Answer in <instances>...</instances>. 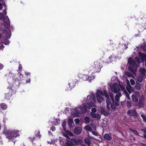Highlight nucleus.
I'll use <instances>...</instances> for the list:
<instances>
[{
	"label": "nucleus",
	"mask_w": 146,
	"mask_h": 146,
	"mask_svg": "<svg viewBox=\"0 0 146 146\" xmlns=\"http://www.w3.org/2000/svg\"><path fill=\"white\" fill-rule=\"evenodd\" d=\"M121 88V86L120 85H118L116 83L113 84L112 86H110V89L112 92L115 93L118 92L115 97V102H114L115 103V105L117 106L119 105V98L121 96V94L118 92L120 91Z\"/></svg>",
	"instance_id": "obj_1"
},
{
	"label": "nucleus",
	"mask_w": 146,
	"mask_h": 146,
	"mask_svg": "<svg viewBox=\"0 0 146 146\" xmlns=\"http://www.w3.org/2000/svg\"><path fill=\"white\" fill-rule=\"evenodd\" d=\"M128 62L130 66V67L135 66L137 64L140 63V61L138 57H135L134 60H133L131 57L129 58Z\"/></svg>",
	"instance_id": "obj_2"
},
{
	"label": "nucleus",
	"mask_w": 146,
	"mask_h": 146,
	"mask_svg": "<svg viewBox=\"0 0 146 146\" xmlns=\"http://www.w3.org/2000/svg\"><path fill=\"white\" fill-rule=\"evenodd\" d=\"M18 131L16 130H11L8 134V137L9 139H12L18 135Z\"/></svg>",
	"instance_id": "obj_3"
},
{
	"label": "nucleus",
	"mask_w": 146,
	"mask_h": 146,
	"mask_svg": "<svg viewBox=\"0 0 146 146\" xmlns=\"http://www.w3.org/2000/svg\"><path fill=\"white\" fill-rule=\"evenodd\" d=\"M135 106L138 108H143L144 106V98L143 96L141 97L139 99L138 103L135 104Z\"/></svg>",
	"instance_id": "obj_4"
},
{
	"label": "nucleus",
	"mask_w": 146,
	"mask_h": 146,
	"mask_svg": "<svg viewBox=\"0 0 146 146\" xmlns=\"http://www.w3.org/2000/svg\"><path fill=\"white\" fill-rule=\"evenodd\" d=\"M127 114L129 116H132L134 115L136 117L138 116L136 110L135 109L129 110L127 112Z\"/></svg>",
	"instance_id": "obj_5"
},
{
	"label": "nucleus",
	"mask_w": 146,
	"mask_h": 146,
	"mask_svg": "<svg viewBox=\"0 0 146 146\" xmlns=\"http://www.w3.org/2000/svg\"><path fill=\"white\" fill-rule=\"evenodd\" d=\"M83 105V106H81L80 108L81 110L80 111L78 110L79 113H80L81 114L85 113L87 111V108H88L87 106L86 105Z\"/></svg>",
	"instance_id": "obj_6"
},
{
	"label": "nucleus",
	"mask_w": 146,
	"mask_h": 146,
	"mask_svg": "<svg viewBox=\"0 0 146 146\" xmlns=\"http://www.w3.org/2000/svg\"><path fill=\"white\" fill-rule=\"evenodd\" d=\"M94 64L95 66V68L96 69L95 70L96 72H99L100 71L101 68L102 67V66L100 65V64L98 62H95Z\"/></svg>",
	"instance_id": "obj_7"
},
{
	"label": "nucleus",
	"mask_w": 146,
	"mask_h": 146,
	"mask_svg": "<svg viewBox=\"0 0 146 146\" xmlns=\"http://www.w3.org/2000/svg\"><path fill=\"white\" fill-rule=\"evenodd\" d=\"M82 131V128L80 127H75L74 130V133L77 135L80 134Z\"/></svg>",
	"instance_id": "obj_8"
},
{
	"label": "nucleus",
	"mask_w": 146,
	"mask_h": 146,
	"mask_svg": "<svg viewBox=\"0 0 146 146\" xmlns=\"http://www.w3.org/2000/svg\"><path fill=\"white\" fill-rule=\"evenodd\" d=\"M139 72L140 73V75L145 77L146 69L144 68H141L140 69Z\"/></svg>",
	"instance_id": "obj_9"
},
{
	"label": "nucleus",
	"mask_w": 146,
	"mask_h": 146,
	"mask_svg": "<svg viewBox=\"0 0 146 146\" xmlns=\"http://www.w3.org/2000/svg\"><path fill=\"white\" fill-rule=\"evenodd\" d=\"M101 111L102 113L105 116H108L109 114V113L105 110L104 108L102 107H101Z\"/></svg>",
	"instance_id": "obj_10"
},
{
	"label": "nucleus",
	"mask_w": 146,
	"mask_h": 146,
	"mask_svg": "<svg viewBox=\"0 0 146 146\" xmlns=\"http://www.w3.org/2000/svg\"><path fill=\"white\" fill-rule=\"evenodd\" d=\"M104 137L105 139L108 140H111V135L110 133H109L108 134H105Z\"/></svg>",
	"instance_id": "obj_11"
},
{
	"label": "nucleus",
	"mask_w": 146,
	"mask_h": 146,
	"mask_svg": "<svg viewBox=\"0 0 146 146\" xmlns=\"http://www.w3.org/2000/svg\"><path fill=\"white\" fill-rule=\"evenodd\" d=\"M10 22L9 18L6 20V21L4 22V25L5 27L7 28H9L10 27Z\"/></svg>",
	"instance_id": "obj_12"
},
{
	"label": "nucleus",
	"mask_w": 146,
	"mask_h": 146,
	"mask_svg": "<svg viewBox=\"0 0 146 146\" xmlns=\"http://www.w3.org/2000/svg\"><path fill=\"white\" fill-rule=\"evenodd\" d=\"M74 123L73 121V119L72 118H69L68 119V124L70 128H71L73 126V125Z\"/></svg>",
	"instance_id": "obj_13"
},
{
	"label": "nucleus",
	"mask_w": 146,
	"mask_h": 146,
	"mask_svg": "<svg viewBox=\"0 0 146 146\" xmlns=\"http://www.w3.org/2000/svg\"><path fill=\"white\" fill-rule=\"evenodd\" d=\"M138 97L137 96H136L135 95H132V98L133 101L135 103H137L139 100Z\"/></svg>",
	"instance_id": "obj_14"
},
{
	"label": "nucleus",
	"mask_w": 146,
	"mask_h": 146,
	"mask_svg": "<svg viewBox=\"0 0 146 146\" xmlns=\"http://www.w3.org/2000/svg\"><path fill=\"white\" fill-rule=\"evenodd\" d=\"M145 78V77L141 76V75L139 76L137 78V80L138 82H141Z\"/></svg>",
	"instance_id": "obj_15"
},
{
	"label": "nucleus",
	"mask_w": 146,
	"mask_h": 146,
	"mask_svg": "<svg viewBox=\"0 0 146 146\" xmlns=\"http://www.w3.org/2000/svg\"><path fill=\"white\" fill-rule=\"evenodd\" d=\"M128 83L127 84V86L126 87V88L129 93L130 94L131 93V92L130 91L132 90V89L131 86H130L129 84V82L128 81Z\"/></svg>",
	"instance_id": "obj_16"
},
{
	"label": "nucleus",
	"mask_w": 146,
	"mask_h": 146,
	"mask_svg": "<svg viewBox=\"0 0 146 146\" xmlns=\"http://www.w3.org/2000/svg\"><path fill=\"white\" fill-rule=\"evenodd\" d=\"M84 142L89 146L91 144V142L90 141V139L89 138H86L84 139Z\"/></svg>",
	"instance_id": "obj_17"
},
{
	"label": "nucleus",
	"mask_w": 146,
	"mask_h": 146,
	"mask_svg": "<svg viewBox=\"0 0 146 146\" xmlns=\"http://www.w3.org/2000/svg\"><path fill=\"white\" fill-rule=\"evenodd\" d=\"M141 87V85L140 83L137 82L135 86V88L137 90H140Z\"/></svg>",
	"instance_id": "obj_18"
},
{
	"label": "nucleus",
	"mask_w": 146,
	"mask_h": 146,
	"mask_svg": "<svg viewBox=\"0 0 146 146\" xmlns=\"http://www.w3.org/2000/svg\"><path fill=\"white\" fill-rule=\"evenodd\" d=\"M97 100L99 103H101L104 100V98L100 96H97Z\"/></svg>",
	"instance_id": "obj_19"
},
{
	"label": "nucleus",
	"mask_w": 146,
	"mask_h": 146,
	"mask_svg": "<svg viewBox=\"0 0 146 146\" xmlns=\"http://www.w3.org/2000/svg\"><path fill=\"white\" fill-rule=\"evenodd\" d=\"M91 115L94 118H97L100 117V115L98 113H94L91 112L90 113Z\"/></svg>",
	"instance_id": "obj_20"
},
{
	"label": "nucleus",
	"mask_w": 146,
	"mask_h": 146,
	"mask_svg": "<svg viewBox=\"0 0 146 146\" xmlns=\"http://www.w3.org/2000/svg\"><path fill=\"white\" fill-rule=\"evenodd\" d=\"M129 68L133 74H134L135 73L136 68L135 66L129 67Z\"/></svg>",
	"instance_id": "obj_21"
},
{
	"label": "nucleus",
	"mask_w": 146,
	"mask_h": 146,
	"mask_svg": "<svg viewBox=\"0 0 146 146\" xmlns=\"http://www.w3.org/2000/svg\"><path fill=\"white\" fill-rule=\"evenodd\" d=\"M126 106L128 108H130L132 106V103L131 101H127L126 102Z\"/></svg>",
	"instance_id": "obj_22"
},
{
	"label": "nucleus",
	"mask_w": 146,
	"mask_h": 146,
	"mask_svg": "<svg viewBox=\"0 0 146 146\" xmlns=\"http://www.w3.org/2000/svg\"><path fill=\"white\" fill-rule=\"evenodd\" d=\"M0 108L3 110H5L7 108V106L5 103H2L0 104Z\"/></svg>",
	"instance_id": "obj_23"
},
{
	"label": "nucleus",
	"mask_w": 146,
	"mask_h": 146,
	"mask_svg": "<svg viewBox=\"0 0 146 146\" xmlns=\"http://www.w3.org/2000/svg\"><path fill=\"white\" fill-rule=\"evenodd\" d=\"M73 145H78V143H77V140L74 139H72L71 140V143H70Z\"/></svg>",
	"instance_id": "obj_24"
},
{
	"label": "nucleus",
	"mask_w": 146,
	"mask_h": 146,
	"mask_svg": "<svg viewBox=\"0 0 146 146\" xmlns=\"http://www.w3.org/2000/svg\"><path fill=\"white\" fill-rule=\"evenodd\" d=\"M87 105L88 108H90L91 107H93L94 106V104L93 103L91 102L89 103H87Z\"/></svg>",
	"instance_id": "obj_25"
},
{
	"label": "nucleus",
	"mask_w": 146,
	"mask_h": 146,
	"mask_svg": "<svg viewBox=\"0 0 146 146\" xmlns=\"http://www.w3.org/2000/svg\"><path fill=\"white\" fill-rule=\"evenodd\" d=\"M125 74L127 76L129 77H133V74L130 73L129 72L125 71Z\"/></svg>",
	"instance_id": "obj_26"
},
{
	"label": "nucleus",
	"mask_w": 146,
	"mask_h": 146,
	"mask_svg": "<svg viewBox=\"0 0 146 146\" xmlns=\"http://www.w3.org/2000/svg\"><path fill=\"white\" fill-rule=\"evenodd\" d=\"M84 120L85 122L87 123H89L90 121V119L88 117H85Z\"/></svg>",
	"instance_id": "obj_27"
},
{
	"label": "nucleus",
	"mask_w": 146,
	"mask_h": 146,
	"mask_svg": "<svg viewBox=\"0 0 146 146\" xmlns=\"http://www.w3.org/2000/svg\"><path fill=\"white\" fill-rule=\"evenodd\" d=\"M104 94L102 91L101 90H99L97 91V96H99L103 95Z\"/></svg>",
	"instance_id": "obj_28"
},
{
	"label": "nucleus",
	"mask_w": 146,
	"mask_h": 146,
	"mask_svg": "<svg viewBox=\"0 0 146 146\" xmlns=\"http://www.w3.org/2000/svg\"><path fill=\"white\" fill-rule=\"evenodd\" d=\"M104 94L105 96L107 98H109V95L108 93L107 92L106 90H104L103 91Z\"/></svg>",
	"instance_id": "obj_29"
},
{
	"label": "nucleus",
	"mask_w": 146,
	"mask_h": 146,
	"mask_svg": "<svg viewBox=\"0 0 146 146\" xmlns=\"http://www.w3.org/2000/svg\"><path fill=\"white\" fill-rule=\"evenodd\" d=\"M104 94L105 96L107 98H109V95L108 93L107 92L106 90H104L103 91Z\"/></svg>",
	"instance_id": "obj_30"
},
{
	"label": "nucleus",
	"mask_w": 146,
	"mask_h": 146,
	"mask_svg": "<svg viewBox=\"0 0 146 146\" xmlns=\"http://www.w3.org/2000/svg\"><path fill=\"white\" fill-rule=\"evenodd\" d=\"M85 128L86 129L89 131H91L92 130V128L88 125H86L85 127Z\"/></svg>",
	"instance_id": "obj_31"
},
{
	"label": "nucleus",
	"mask_w": 146,
	"mask_h": 146,
	"mask_svg": "<svg viewBox=\"0 0 146 146\" xmlns=\"http://www.w3.org/2000/svg\"><path fill=\"white\" fill-rule=\"evenodd\" d=\"M106 105H110L111 104V101L110 99V98H107L106 100Z\"/></svg>",
	"instance_id": "obj_32"
},
{
	"label": "nucleus",
	"mask_w": 146,
	"mask_h": 146,
	"mask_svg": "<svg viewBox=\"0 0 146 146\" xmlns=\"http://www.w3.org/2000/svg\"><path fill=\"white\" fill-rule=\"evenodd\" d=\"M130 130L135 135H139V133L137 131L132 129H130Z\"/></svg>",
	"instance_id": "obj_33"
},
{
	"label": "nucleus",
	"mask_w": 146,
	"mask_h": 146,
	"mask_svg": "<svg viewBox=\"0 0 146 146\" xmlns=\"http://www.w3.org/2000/svg\"><path fill=\"white\" fill-rule=\"evenodd\" d=\"M83 142V140L82 139H79L77 140V143H78V145L79 144H81Z\"/></svg>",
	"instance_id": "obj_34"
},
{
	"label": "nucleus",
	"mask_w": 146,
	"mask_h": 146,
	"mask_svg": "<svg viewBox=\"0 0 146 146\" xmlns=\"http://www.w3.org/2000/svg\"><path fill=\"white\" fill-rule=\"evenodd\" d=\"M66 122L64 121L62 123V127L64 130L66 129Z\"/></svg>",
	"instance_id": "obj_35"
},
{
	"label": "nucleus",
	"mask_w": 146,
	"mask_h": 146,
	"mask_svg": "<svg viewBox=\"0 0 146 146\" xmlns=\"http://www.w3.org/2000/svg\"><path fill=\"white\" fill-rule=\"evenodd\" d=\"M125 95L127 98L129 100H130V98L129 96V95L128 94V93L126 92V91H125Z\"/></svg>",
	"instance_id": "obj_36"
},
{
	"label": "nucleus",
	"mask_w": 146,
	"mask_h": 146,
	"mask_svg": "<svg viewBox=\"0 0 146 146\" xmlns=\"http://www.w3.org/2000/svg\"><path fill=\"white\" fill-rule=\"evenodd\" d=\"M133 95H135L136 96L139 97L140 96V93L138 91H136L135 92V94Z\"/></svg>",
	"instance_id": "obj_37"
},
{
	"label": "nucleus",
	"mask_w": 146,
	"mask_h": 146,
	"mask_svg": "<svg viewBox=\"0 0 146 146\" xmlns=\"http://www.w3.org/2000/svg\"><path fill=\"white\" fill-rule=\"evenodd\" d=\"M141 116L143 118V121L146 122V117L143 114H141Z\"/></svg>",
	"instance_id": "obj_38"
},
{
	"label": "nucleus",
	"mask_w": 146,
	"mask_h": 146,
	"mask_svg": "<svg viewBox=\"0 0 146 146\" xmlns=\"http://www.w3.org/2000/svg\"><path fill=\"white\" fill-rule=\"evenodd\" d=\"M110 98H111V100H112V101L114 102V99L113 98V94L112 93H110Z\"/></svg>",
	"instance_id": "obj_39"
},
{
	"label": "nucleus",
	"mask_w": 146,
	"mask_h": 146,
	"mask_svg": "<svg viewBox=\"0 0 146 146\" xmlns=\"http://www.w3.org/2000/svg\"><path fill=\"white\" fill-rule=\"evenodd\" d=\"M111 107L113 110H115L116 107L115 105L113 104H111Z\"/></svg>",
	"instance_id": "obj_40"
},
{
	"label": "nucleus",
	"mask_w": 146,
	"mask_h": 146,
	"mask_svg": "<svg viewBox=\"0 0 146 146\" xmlns=\"http://www.w3.org/2000/svg\"><path fill=\"white\" fill-rule=\"evenodd\" d=\"M130 82L131 84L132 85H133L135 84V82L134 80L131 79L130 80Z\"/></svg>",
	"instance_id": "obj_41"
},
{
	"label": "nucleus",
	"mask_w": 146,
	"mask_h": 146,
	"mask_svg": "<svg viewBox=\"0 0 146 146\" xmlns=\"http://www.w3.org/2000/svg\"><path fill=\"white\" fill-rule=\"evenodd\" d=\"M142 60L143 61H145V65L146 67V55L142 58Z\"/></svg>",
	"instance_id": "obj_42"
},
{
	"label": "nucleus",
	"mask_w": 146,
	"mask_h": 146,
	"mask_svg": "<svg viewBox=\"0 0 146 146\" xmlns=\"http://www.w3.org/2000/svg\"><path fill=\"white\" fill-rule=\"evenodd\" d=\"M76 124H78L80 122L79 119L78 118L76 119L75 121Z\"/></svg>",
	"instance_id": "obj_43"
},
{
	"label": "nucleus",
	"mask_w": 146,
	"mask_h": 146,
	"mask_svg": "<svg viewBox=\"0 0 146 146\" xmlns=\"http://www.w3.org/2000/svg\"><path fill=\"white\" fill-rule=\"evenodd\" d=\"M91 110L92 111V112L93 113L96 112L97 111L96 109L95 108H92V109Z\"/></svg>",
	"instance_id": "obj_44"
},
{
	"label": "nucleus",
	"mask_w": 146,
	"mask_h": 146,
	"mask_svg": "<svg viewBox=\"0 0 146 146\" xmlns=\"http://www.w3.org/2000/svg\"><path fill=\"white\" fill-rule=\"evenodd\" d=\"M4 16L2 13H0V18L2 19H4Z\"/></svg>",
	"instance_id": "obj_45"
},
{
	"label": "nucleus",
	"mask_w": 146,
	"mask_h": 146,
	"mask_svg": "<svg viewBox=\"0 0 146 146\" xmlns=\"http://www.w3.org/2000/svg\"><path fill=\"white\" fill-rule=\"evenodd\" d=\"M66 145L67 146H74V145L71 143H69L68 142L66 143Z\"/></svg>",
	"instance_id": "obj_46"
},
{
	"label": "nucleus",
	"mask_w": 146,
	"mask_h": 146,
	"mask_svg": "<svg viewBox=\"0 0 146 146\" xmlns=\"http://www.w3.org/2000/svg\"><path fill=\"white\" fill-rule=\"evenodd\" d=\"M92 133L94 135H96V136L97 135V133L95 131H92Z\"/></svg>",
	"instance_id": "obj_47"
},
{
	"label": "nucleus",
	"mask_w": 146,
	"mask_h": 146,
	"mask_svg": "<svg viewBox=\"0 0 146 146\" xmlns=\"http://www.w3.org/2000/svg\"><path fill=\"white\" fill-rule=\"evenodd\" d=\"M109 105H107V109L108 111H109L110 109Z\"/></svg>",
	"instance_id": "obj_48"
},
{
	"label": "nucleus",
	"mask_w": 146,
	"mask_h": 146,
	"mask_svg": "<svg viewBox=\"0 0 146 146\" xmlns=\"http://www.w3.org/2000/svg\"><path fill=\"white\" fill-rule=\"evenodd\" d=\"M141 130L143 131L144 133L146 134V128L142 129Z\"/></svg>",
	"instance_id": "obj_49"
},
{
	"label": "nucleus",
	"mask_w": 146,
	"mask_h": 146,
	"mask_svg": "<svg viewBox=\"0 0 146 146\" xmlns=\"http://www.w3.org/2000/svg\"><path fill=\"white\" fill-rule=\"evenodd\" d=\"M56 128L54 127H52L51 128V129L52 131H54L55 130Z\"/></svg>",
	"instance_id": "obj_50"
},
{
	"label": "nucleus",
	"mask_w": 146,
	"mask_h": 146,
	"mask_svg": "<svg viewBox=\"0 0 146 146\" xmlns=\"http://www.w3.org/2000/svg\"><path fill=\"white\" fill-rule=\"evenodd\" d=\"M25 73L26 75L27 76H28L30 74V73L29 72H25Z\"/></svg>",
	"instance_id": "obj_51"
},
{
	"label": "nucleus",
	"mask_w": 146,
	"mask_h": 146,
	"mask_svg": "<svg viewBox=\"0 0 146 146\" xmlns=\"http://www.w3.org/2000/svg\"><path fill=\"white\" fill-rule=\"evenodd\" d=\"M7 13L6 11V10H4L3 12V15H5Z\"/></svg>",
	"instance_id": "obj_52"
},
{
	"label": "nucleus",
	"mask_w": 146,
	"mask_h": 146,
	"mask_svg": "<svg viewBox=\"0 0 146 146\" xmlns=\"http://www.w3.org/2000/svg\"><path fill=\"white\" fill-rule=\"evenodd\" d=\"M125 104L124 101H123L121 102V104L122 106H123Z\"/></svg>",
	"instance_id": "obj_53"
},
{
	"label": "nucleus",
	"mask_w": 146,
	"mask_h": 146,
	"mask_svg": "<svg viewBox=\"0 0 146 146\" xmlns=\"http://www.w3.org/2000/svg\"><path fill=\"white\" fill-rule=\"evenodd\" d=\"M72 84V83H70L69 84V86H70V87H71V88H72V87H73L74 86V85H73V86H72V85H71Z\"/></svg>",
	"instance_id": "obj_54"
},
{
	"label": "nucleus",
	"mask_w": 146,
	"mask_h": 146,
	"mask_svg": "<svg viewBox=\"0 0 146 146\" xmlns=\"http://www.w3.org/2000/svg\"><path fill=\"white\" fill-rule=\"evenodd\" d=\"M22 68L21 66V64H20L19 66V70L21 69H22Z\"/></svg>",
	"instance_id": "obj_55"
},
{
	"label": "nucleus",
	"mask_w": 146,
	"mask_h": 146,
	"mask_svg": "<svg viewBox=\"0 0 146 146\" xmlns=\"http://www.w3.org/2000/svg\"><path fill=\"white\" fill-rule=\"evenodd\" d=\"M3 8L2 5L1 3H0V9H1Z\"/></svg>",
	"instance_id": "obj_56"
},
{
	"label": "nucleus",
	"mask_w": 146,
	"mask_h": 146,
	"mask_svg": "<svg viewBox=\"0 0 146 146\" xmlns=\"http://www.w3.org/2000/svg\"><path fill=\"white\" fill-rule=\"evenodd\" d=\"M3 65L1 64H0V69L2 68H3Z\"/></svg>",
	"instance_id": "obj_57"
},
{
	"label": "nucleus",
	"mask_w": 146,
	"mask_h": 146,
	"mask_svg": "<svg viewBox=\"0 0 146 146\" xmlns=\"http://www.w3.org/2000/svg\"><path fill=\"white\" fill-rule=\"evenodd\" d=\"M91 97V96H90V95H88V96L87 97V98L88 99V98H89V99H90V98Z\"/></svg>",
	"instance_id": "obj_58"
},
{
	"label": "nucleus",
	"mask_w": 146,
	"mask_h": 146,
	"mask_svg": "<svg viewBox=\"0 0 146 146\" xmlns=\"http://www.w3.org/2000/svg\"><path fill=\"white\" fill-rule=\"evenodd\" d=\"M31 81V80L30 79H29L28 80H27V83H30Z\"/></svg>",
	"instance_id": "obj_59"
},
{
	"label": "nucleus",
	"mask_w": 146,
	"mask_h": 146,
	"mask_svg": "<svg viewBox=\"0 0 146 146\" xmlns=\"http://www.w3.org/2000/svg\"><path fill=\"white\" fill-rule=\"evenodd\" d=\"M93 100L94 101H96V98H95V96H94V97H93Z\"/></svg>",
	"instance_id": "obj_60"
},
{
	"label": "nucleus",
	"mask_w": 146,
	"mask_h": 146,
	"mask_svg": "<svg viewBox=\"0 0 146 146\" xmlns=\"http://www.w3.org/2000/svg\"><path fill=\"white\" fill-rule=\"evenodd\" d=\"M81 146H87L84 144H82L81 145Z\"/></svg>",
	"instance_id": "obj_61"
},
{
	"label": "nucleus",
	"mask_w": 146,
	"mask_h": 146,
	"mask_svg": "<svg viewBox=\"0 0 146 146\" xmlns=\"http://www.w3.org/2000/svg\"><path fill=\"white\" fill-rule=\"evenodd\" d=\"M144 137L145 138H146V134L144 135Z\"/></svg>",
	"instance_id": "obj_62"
},
{
	"label": "nucleus",
	"mask_w": 146,
	"mask_h": 146,
	"mask_svg": "<svg viewBox=\"0 0 146 146\" xmlns=\"http://www.w3.org/2000/svg\"><path fill=\"white\" fill-rule=\"evenodd\" d=\"M65 137L67 138H69V136H68V135H66L65 136Z\"/></svg>",
	"instance_id": "obj_63"
},
{
	"label": "nucleus",
	"mask_w": 146,
	"mask_h": 146,
	"mask_svg": "<svg viewBox=\"0 0 146 146\" xmlns=\"http://www.w3.org/2000/svg\"><path fill=\"white\" fill-rule=\"evenodd\" d=\"M94 130H96V126H95V127H94Z\"/></svg>",
	"instance_id": "obj_64"
}]
</instances>
